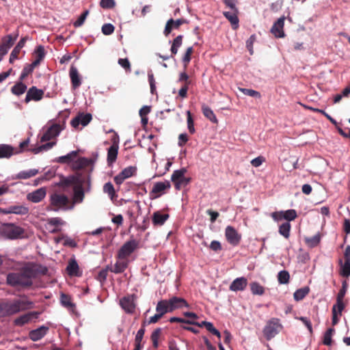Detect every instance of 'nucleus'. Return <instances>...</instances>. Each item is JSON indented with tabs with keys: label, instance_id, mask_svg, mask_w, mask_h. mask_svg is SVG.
<instances>
[{
	"label": "nucleus",
	"instance_id": "nucleus-7",
	"mask_svg": "<svg viewBox=\"0 0 350 350\" xmlns=\"http://www.w3.org/2000/svg\"><path fill=\"white\" fill-rule=\"evenodd\" d=\"M62 130V126L58 124H53L49 126L40 138V141L47 142L57 137Z\"/></svg>",
	"mask_w": 350,
	"mask_h": 350
},
{
	"label": "nucleus",
	"instance_id": "nucleus-4",
	"mask_svg": "<svg viewBox=\"0 0 350 350\" xmlns=\"http://www.w3.org/2000/svg\"><path fill=\"white\" fill-rule=\"evenodd\" d=\"M139 241L133 238L126 241L119 249L117 258L119 260L127 259L138 247Z\"/></svg>",
	"mask_w": 350,
	"mask_h": 350
},
{
	"label": "nucleus",
	"instance_id": "nucleus-46",
	"mask_svg": "<svg viewBox=\"0 0 350 350\" xmlns=\"http://www.w3.org/2000/svg\"><path fill=\"white\" fill-rule=\"evenodd\" d=\"M290 279L289 273L287 271H280L278 274V282L281 284H286L288 283Z\"/></svg>",
	"mask_w": 350,
	"mask_h": 350
},
{
	"label": "nucleus",
	"instance_id": "nucleus-11",
	"mask_svg": "<svg viewBox=\"0 0 350 350\" xmlns=\"http://www.w3.org/2000/svg\"><path fill=\"white\" fill-rule=\"evenodd\" d=\"M92 116L90 113H79L71 120V125L74 128H77L80 124L83 126H87L92 120Z\"/></svg>",
	"mask_w": 350,
	"mask_h": 350
},
{
	"label": "nucleus",
	"instance_id": "nucleus-55",
	"mask_svg": "<svg viewBox=\"0 0 350 350\" xmlns=\"http://www.w3.org/2000/svg\"><path fill=\"white\" fill-rule=\"evenodd\" d=\"M186 113H187V122L188 130L191 133H194L195 128H194L193 120L191 117V112H190V111H187Z\"/></svg>",
	"mask_w": 350,
	"mask_h": 350
},
{
	"label": "nucleus",
	"instance_id": "nucleus-28",
	"mask_svg": "<svg viewBox=\"0 0 350 350\" xmlns=\"http://www.w3.org/2000/svg\"><path fill=\"white\" fill-rule=\"evenodd\" d=\"M170 305L167 299H161L157 302L156 312H159L162 317L168 312H172L170 309Z\"/></svg>",
	"mask_w": 350,
	"mask_h": 350
},
{
	"label": "nucleus",
	"instance_id": "nucleus-58",
	"mask_svg": "<svg viewBox=\"0 0 350 350\" xmlns=\"http://www.w3.org/2000/svg\"><path fill=\"white\" fill-rule=\"evenodd\" d=\"M62 239L64 240L63 244L64 246H69L70 247H76L77 246L76 241L68 237H63Z\"/></svg>",
	"mask_w": 350,
	"mask_h": 350
},
{
	"label": "nucleus",
	"instance_id": "nucleus-48",
	"mask_svg": "<svg viewBox=\"0 0 350 350\" xmlns=\"http://www.w3.org/2000/svg\"><path fill=\"white\" fill-rule=\"evenodd\" d=\"M344 308L343 299L336 297V303L332 307V313L337 312L340 316Z\"/></svg>",
	"mask_w": 350,
	"mask_h": 350
},
{
	"label": "nucleus",
	"instance_id": "nucleus-56",
	"mask_svg": "<svg viewBox=\"0 0 350 350\" xmlns=\"http://www.w3.org/2000/svg\"><path fill=\"white\" fill-rule=\"evenodd\" d=\"M101 30L104 35L109 36L114 31V26L111 23H105L103 25Z\"/></svg>",
	"mask_w": 350,
	"mask_h": 350
},
{
	"label": "nucleus",
	"instance_id": "nucleus-3",
	"mask_svg": "<svg viewBox=\"0 0 350 350\" xmlns=\"http://www.w3.org/2000/svg\"><path fill=\"white\" fill-rule=\"evenodd\" d=\"M46 210L55 213L72 211L73 210V203L70 202V198L67 195L55 191L49 196Z\"/></svg>",
	"mask_w": 350,
	"mask_h": 350
},
{
	"label": "nucleus",
	"instance_id": "nucleus-43",
	"mask_svg": "<svg viewBox=\"0 0 350 350\" xmlns=\"http://www.w3.org/2000/svg\"><path fill=\"white\" fill-rule=\"evenodd\" d=\"M56 144V142H47L46 144H43V145H41V146H39L35 148H33L31 150V151L34 153V154H38L39 152H42V151H44V150H50L51 148H52Z\"/></svg>",
	"mask_w": 350,
	"mask_h": 350
},
{
	"label": "nucleus",
	"instance_id": "nucleus-32",
	"mask_svg": "<svg viewBox=\"0 0 350 350\" xmlns=\"http://www.w3.org/2000/svg\"><path fill=\"white\" fill-rule=\"evenodd\" d=\"M35 54L36 55V59L31 64L33 66L36 67L40 64L41 61L45 57V51L44 46L42 45L37 46L36 49L35 50Z\"/></svg>",
	"mask_w": 350,
	"mask_h": 350
},
{
	"label": "nucleus",
	"instance_id": "nucleus-18",
	"mask_svg": "<svg viewBox=\"0 0 350 350\" xmlns=\"http://www.w3.org/2000/svg\"><path fill=\"white\" fill-rule=\"evenodd\" d=\"M39 314L40 313L37 312H28L15 319L14 323L17 326H23L25 324L28 323L33 318L37 319Z\"/></svg>",
	"mask_w": 350,
	"mask_h": 350
},
{
	"label": "nucleus",
	"instance_id": "nucleus-25",
	"mask_svg": "<svg viewBox=\"0 0 350 350\" xmlns=\"http://www.w3.org/2000/svg\"><path fill=\"white\" fill-rule=\"evenodd\" d=\"M129 260H119L115 263L113 267L109 268V270L114 273H123L129 265ZM109 269V267H107Z\"/></svg>",
	"mask_w": 350,
	"mask_h": 350
},
{
	"label": "nucleus",
	"instance_id": "nucleus-31",
	"mask_svg": "<svg viewBox=\"0 0 350 350\" xmlns=\"http://www.w3.org/2000/svg\"><path fill=\"white\" fill-rule=\"evenodd\" d=\"M118 151V146L113 144L108 148L107 151V162L109 164L113 163L117 159Z\"/></svg>",
	"mask_w": 350,
	"mask_h": 350
},
{
	"label": "nucleus",
	"instance_id": "nucleus-62",
	"mask_svg": "<svg viewBox=\"0 0 350 350\" xmlns=\"http://www.w3.org/2000/svg\"><path fill=\"white\" fill-rule=\"evenodd\" d=\"M193 51V48L191 46L187 48L183 57V62L185 64V66L190 62L191 60V54Z\"/></svg>",
	"mask_w": 350,
	"mask_h": 350
},
{
	"label": "nucleus",
	"instance_id": "nucleus-63",
	"mask_svg": "<svg viewBox=\"0 0 350 350\" xmlns=\"http://www.w3.org/2000/svg\"><path fill=\"white\" fill-rule=\"evenodd\" d=\"M64 224V221L59 217H52L49 219V224L51 226H61Z\"/></svg>",
	"mask_w": 350,
	"mask_h": 350
},
{
	"label": "nucleus",
	"instance_id": "nucleus-39",
	"mask_svg": "<svg viewBox=\"0 0 350 350\" xmlns=\"http://www.w3.org/2000/svg\"><path fill=\"white\" fill-rule=\"evenodd\" d=\"M250 289L253 295H262L265 293L264 287L257 282L250 284Z\"/></svg>",
	"mask_w": 350,
	"mask_h": 350
},
{
	"label": "nucleus",
	"instance_id": "nucleus-16",
	"mask_svg": "<svg viewBox=\"0 0 350 350\" xmlns=\"http://www.w3.org/2000/svg\"><path fill=\"white\" fill-rule=\"evenodd\" d=\"M167 300L170 307V309H171L172 312L176 309L183 308L184 307H189V305L188 304L187 301L182 297L174 296Z\"/></svg>",
	"mask_w": 350,
	"mask_h": 350
},
{
	"label": "nucleus",
	"instance_id": "nucleus-52",
	"mask_svg": "<svg viewBox=\"0 0 350 350\" xmlns=\"http://www.w3.org/2000/svg\"><path fill=\"white\" fill-rule=\"evenodd\" d=\"M146 322L144 321L142 323V327L137 331L135 338V342H142V339L144 338V334H145V326H146Z\"/></svg>",
	"mask_w": 350,
	"mask_h": 350
},
{
	"label": "nucleus",
	"instance_id": "nucleus-47",
	"mask_svg": "<svg viewBox=\"0 0 350 350\" xmlns=\"http://www.w3.org/2000/svg\"><path fill=\"white\" fill-rule=\"evenodd\" d=\"M103 192L107 193L109 197L113 200L116 196V191L113 185L111 182L105 183L103 186Z\"/></svg>",
	"mask_w": 350,
	"mask_h": 350
},
{
	"label": "nucleus",
	"instance_id": "nucleus-5",
	"mask_svg": "<svg viewBox=\"0 0 350 350\" xmlns=\"http://www.w3.org/2000/svg\"><path fill=\"white\" fill-rule=\"evenodd\" d=\"M24 232L22 228L13 224H4L1 228V233L10 239H15L21 237Z\"/></svg>",
	"mask_w": 350,
	"mask_h": 350
},
{
	"label": "nucleus",
	"instance_id": "nucleus-53",
	"mask_svg": "<svg viewBox=\"0 0 350 350\" xmlns=\"http://www.w3.org/2000/svg\"><path fill=\"white\" fill-rule=\"evenodd\" d=\"M89 14V11L85 10L83 12L80 16L78 18V19L74 22L73 25L75 27H81L85 22L88 15Z\"/></svg>",
	"mask_w": 350,
	"mask_h": 350
},
{
	"label": "nucleus",
	"instance_id": "nucleus-49",
	"mask_svg": "<svg viewBox=\"0 0 350 350\" xmlns=\"http://www.w3.org/2000/svg\"><path fill=\"white\" fill-rule=\"evenodd\" d=\"M341 264L340 274L343 277H349L350 275V262L345 261L342 264V260H340Z\"/></svg>",
	"mask_w": 350,
	"mask_h": 350
},
{
	"label": "nucleus",
	"instance_id": "nucleus-15",
	"mask_svg": "<svg viewBox=\"0 0 350 350\" xmlns=\"http://www.w3.org/2000/svg\"><path fill=\"white\" fill-rule=\"evenodd\" d=\"M46 191L44 187L39 188L27 195V199L33 203L41 202L46 196Z\"/></svg>",
	"mask_w": 350,
	"mask_h": 350
},
{
	"label": "nucleus",
	"instance_id": "nucleus-54",
	"mask_svg": "<svg viewBox=\"0 0 350 350\" xmlns=\"http://www.w3.org/2000/svg\"><path fill=\"white\" fill-rule=\"evenodd\" d=\"M190 181H191L190 178H187L185 176L184 178H183L180 180L177 181L174 184L175 189L176 190H180L183 187L187 186L190 183Z\"/></svg>",
	"mask_w": 350,
	"mask_h": 350
},
{
	"label": "nucleus",
	"instance_id": "nucleus-59",
	"mask_svg": "<svg viewBox=\"0 0 350 350\" xmlns=\"http://www.w3.org/2000/svg\"><path fill=\"white\" fill-rule=\"evenodd\" d=\"M100 5L103 8L109 9L115 6L114 0H100Z\"/></svg>",
	"mask_w": 350,
	"mask_h": 350
},
{
	"label": "nucleus",
	"instance_id": "nucleus-6",
	"mask_svg": "<svg viewBox=\"0 0 350 350\" xmlns=\"http://www.w3.org/2000/svg\"><path fill=\"white\" fill-rule=\"evenodd\" d=\"M281 325L278 319H272L270 320L263 329V333L267 340H271L279 332Z\"/></svg>",
	"mask_w": 350,
	"mask_h": 350
},
{
	"label": "nucleus",
	"instance_id": "nucleus-22",
	"mask_svg": "<svg viewBox=\"0 0 350 350\" xmlns=\"http://www.w3.org/2000/svg\"><path fill=\"white\" fill-rule=\"evenodd\" d=\"M120 304L126 313L132 314L134 312L135 306L132 297H124L120 299Z\"/></svg>",
	"mask_w": 350,
	"mask_h": 350
},
{
	"label": "nucleus",
	"instance_id": "nucleus-20",
	"mask_svg": "<svg viewBox=\"0 0 350 350\" xmlns=\"http://www.w3.org/2000/svg\"><path fill=\"white\" fill-rule=\"evenodd\" d=\"M238 14L239 10H231L223 12L224 16L229 21L233 29H237L239 27Z\"/></svg>",
	"mask_w": 350,
	"mask_h": 350
},
{
	"label": "nucleus",
	"instance_id": "nucleus-23",
	"mask_svg": "<svg viewBox=\"0 0 350 350\" xmlns=\"http://www.w3.org/2000/svg\"><path fill=\"white\" fill-rule=\"evenodd\" d=\"M96 159H93L80 157L76 160H74L72 163V168L74 170H80L85 167L93 165Z\"/></svg>",
	"mask_w": 350,
	"mask_h": 350
},
{
	"label": "nucleus",
	"instance_id": "nucleus-45",
	"mask_svg": "<svg viewBox=\"0 0 350 350\" xmlns=\"http://www.w3.org/2000/svg\"><path fill=\"white\" fill-rule=\"evenodd\" d=\"M182 40H183V36L179 35L174 40L170 49V51L172 54L176 55L178 52V48L182 44Z\"/></svg>",
	"mask_w": 350,
	"mask_h": 350
},
{
	"label": "nucleus",
	"instance_id": "nucleus-27",
	"mask_svg": "<svg viewBox=\"0 0 350 350\" xmlns=\"http://www.w3.org/2000/svg\"><path fill=\"white\" fill-rule=\"evenodd\" d=\"M66 271L70 276H79V267L77 260L74 258L70 259L66 267Z\"/></svg>",
	"mask_w": 350,
	"mask_h": 350
},
{
	"label": "nucleus",
	"instance_id": "nucleus-29",
	"mask_svg": "<svg viewBox=\"0 0 350 350\" xmlns=\"http://www.w3.org/2000/svg\"><path fill=\"white\" fill-rule=\"evenodd\" d=\"M83 181L78 176H68L67 177L64 178L62 180V184L64 186H70V185H79V184H82Z\"/></svg>",
	"mask_w": 350,
	"mask_h": 350
},
{
	"label": "nucleus",
	"instance_id": "nucleus-37",
	"mask_svg": "<svg viewBox=\"0 0 350 350\" xmlns=\"http://www.w3.org/2000/svg\"><path fill=\"white\" fill-rule=\"evenodd\" d=\"M187 171V169L185 167L174 170L171 176V180L175 184L177 181L185 177Z\"/></svg>",
	"mask_w": 350,
	"mask_h": 350
},
{
	"label": "nucleus",
	"instance_id": "nucleus-64",
	"mask_svg": "<svg viewBox=\"0 0 350 350\" xmlns=\"http://www.w3.org/2000/svg\"><path fill=\"white\" fill-rule=\"evenodd\" d=\"M299 319L306 325L310 333H312V326L310 319L304 317H301Z\"/></svg>",
	"mask_w": 350,
	"mask_h": 350
},
{
	"label": "nucleus",
	"instance_id": "nucleus-26",
	"mask_svg": "<svg viewBox=\"0 0 350 350\" xmlns=\"http://www.w3.org/2000/svg\"><path fill=\"white\" fill-rule=\"evenodd\" d=\"M69 75L71 79L72 88L74 89L78 88L81 84V81L77 68L75 66H72L70 68Z\"/></svg>",
	"mask_w": 350,
	"mask_h": 350
},
{
	"label": "nucleus",
	"instance_id": "nucleus-61",
	"mask_svg": "<svg viewBox=\"0 0 350 350\" xmlns=\"http://www.w3.org/2000/svg\"><path fill=\"white\" fill-rule=\"evenodd\" d=\"M61 303L66 307H72L74 306L70 301V298L65 294L61 295Z\"/></svg>",
	"mask_w": 350,
	"mask_h": 350
},
{
	"label": "nucleus",
	"instance_id": "nucleus-12",
	"mask_svg": "<svg viewBox=\"0 0 350 350\" xmlns=\"http://www.w3.org/2000/svg\"><path fill=\"white\" fill-rule=\"evenodd\" d=\"M136 172V167L129 166L124 168L120 173L114 177V182L116 184L121 185L125 179L131 177Z\"/></svg>",
	"mask_w": 350,
	"mask_h": 350
},
{
	"label": "nucleus",
	"instance_id": "nucleus-33",
	"mask_svg": "<svg viewBox=\"0 0 350 350\" xmlns=\"http://www.w3.org/2000/svg\"><path fill=\"white\" fill-rule=\"evenodd\" d=\"M38 173L37 169H30L28 170H23L18 172L14 178L16 179H28L31 177L36 176Z\"/></svg>",
	"mask_w": 350,
	"mask_h": 350
},
{
	"label": "nucleus",
	"instance_id": "nucleus-9",
	"mask_svg": "<svg viewBox=\"0 0 350 350\" xmlns=\"http://www.w3.org/2000/svg\"><path fill=\"white\" fill-rule=\"evenodd\" d=\"M170 187L171 184L169 180L155 183L150 192V195L152 196V198L160 197L165 189H168Z\"/></svg>",
	"mask_w": 350,
	"mask_h": 350
},
{
	"label": "nucleus",
	"instance_id": "nucleus-10",
	"mask_svg": "<svg viewBox=\"0 0 350 350\" xmlns=\"http://www.w3.org/2000/svg\"><path fill=\"white\" fill-rule=\"evenodd\" d=\"M21 153V150H17L10 144H0V159H10L13 155Z\"/></svg>",
	"mask_w": 350,
	"mask_h": 350
},
{
	"label": "nucleus",
	"instance_id": "nucleus-24",
	"mask_svg": "<svg viewBox=\"0 0 350 350\" xmlns=\"http://www.w3.org/2000/svg\"><path fill=\"white\" fill-rule=\"evenodd\" d=\"M170 215L167 213H162L160 211H156L152 214V221L154 226H162L168 219Z\"/></svg>",
	"mask_w": 350,
	"mask_h": 350
},
{
	"label": "nucleus",
	"instance_id": "nucleus-17",
	"mask_svg": "<svg viewBox=\"0 0 350 350\" xmlns=\"http://www.w3.org/2000/svg\"><path fill=\"white\" fill-rule=\"evenodd\" d=\"M247 280L245 277H240L234 279L229 286V289L232 291H243L247 285Z\"/></svg>",
	"mask_w": 350,
	"mask_h": 350
},
{
	"label": "nucleus",
	"instance_id": "nucleus-57",
	"mask_svg": "<svg viewBox=\"0 0 350 350\" xmlns=\"http://www.w3.org/2000/svg\"><path fill=\"white\" fill-rule=\"evenodd\" d=\"M256 36L254 34L252 35L249 39L247 40L246 42V47L247 49H248L250 55H252L253 53H254V51H253V44H254V42H255L256 40Z\"/></svg>",
	"mask_w": 350,
	"mask_h": 350
},
{
	"label": "nucleus",
	"instance_id": "nucleus-36",
	"mask_svg": "<svg viewBox=\"0 0 350 350\" xmlns=\"http://www.w3.org/2000/svg\"><path fill=\"white\" fill-rule=\"evenodd\" d=\"M310 291V288L308 286H305L301 288L297 289L293 295L294 299L295 301H301L302 300Z\"/></svg>",
	"mask_w": 350,
	"mask_h": 350
},
{
	"label": "nucleus",
	"instance_id": "nucleus-2",
	"mask_svg": "<svg viewBox=\"0 0 350 350\" xmlns=\"http://www.w3.org/2000/svg\"><path fill=\"white\" fill-rule=\"evenodd\" d=\"M34 308V303L23 295L19 298L0 302V318L14 315L20 312Z\"/></svg>",
	"mask_w": 350,
	"mask_h": 350
},
{
	"label": "nucleus",
	"instance_id": "nucleus-1",
	"mask_svg": "<svg viewBox=\"0 0 350 350\" xmlns=\"http://www.w3.org/2000/svg\"><path fill=\"white\" fill-rule=\"evenodd\" d=\"M48 269L39 264L29 262L18 271L7 275V284L12 287L29 288L33 285V280L40 275H45Z\"/></svg>",
	"mask_w": 350,
	"mask_h": 350
},
{
	"label": "nucleus",
	"instance_id": "nucleus-60",
	"mask_svg": "<svg viewBox=\"0 0 350 350\" xmlns=\"http://www.w3.org/2000/svg\"><path fill=\"white\" fill-rule=\"evenodd\" d=\"M347 287H348V284H347V281L342 282V288H340V290L339 291V292L337 295V298H340V299H344L345 294L347 293Z\"/></svg>",
	"mask_w": 350,
	"mask_h": 350
},
{
	"label": "nucleus",
	"instance_id": "nucleus-30",
	"mask_svg": "<svg viewBox=\"0 0 350 350\" xmlns=\"http://www.w3.org/2000/svg\"><path fill=\"white\" fill-rule=\"evenodd\" d=\"M77 155L78 151L73 150L66 155L58 157L57 159V161L60 163H69L70 162H73L75 159L77 158Z\"/></svg>",
	"mask_w": 350,
	"mask_h": 350
},
{
	"label": "nucleus",
	"instance_id": "nucleus-21",
	"mask_svg": "<svg viewBox=\"0 0 350 350\" xmlns=\"http://www.w3.org/2000/svg\"><path fill=\"white\" fill-rule=\"evenodd\" d=\"M284 25V17L279 18L273 25L271 31L275 37L283 38L284 33L283 27Z\"/></svg>",
	"mask_w": 350,
	"mask_h": 350
},
{
	"label": "nucleus",
	"instance_id": "nucleus-38",
	"mask_svg": "<svg viewBox=\"0 0 350 350\" xmlns=\"http://www.w3.org/2000/svg\"><path fill=\"white\" fill-rule=\"evenodd\" d=\"M321 241V236L319 233L311 237H306L305 239V242L307 245L310 247H314L319 245Z\"/></svg>",
	"mask_w": 350,
	"mask_h": 350
},
{
	"label": "nucleus",
	"instance_id": "nucleus-14",
	"mask_svg": "<svg viewBox=\"0 0 350 350\" xmlns=\"http://www.w3.org/2000/svg\"><path fill=\"white\" fill-rule=\"evenodd\" d=\"M44 95V91L40 89H38L36 86L30 88L26 94L25 101L29 103L31 100L38 101L40 100Z\"/></svg>",
	"mask_w": 350,
	"mask_h": 350
},
{
	"label": "nucleus",
	"instance_id": "nucleus-40",
	"mask_svg": "<svg viewBox=\"0 0 350 350\" xmlns=\"http://www.w3.org/2000/svg\"><path fill=\"white\" fill-rule=\"evenodd\" d=\"M12 214H16L19 215H25L28 214L29 208L25 206L22 205H14L11 206Z\"/></svg>",
	"mask_w": 350,
	"mask_h": 350
},
{
	"label": "nucleus",
	"instance_id": "nucleus-44",
	"mask_svg": "<svg viewBox=\"0 0 350 350\" xmlns=\"http://www.w3.org/2000/svg\"><path fill=\"white\" fill-rule=\"evenodd\" d=\"M35 68L36 67L33 66L32 64L25 65L21 73L19 80L23 81L29 74L33 71Z\"/></svg>",
	"mask_w": 350,
	"mask_h": 350
},
{
	"label": "nucleus",
	"instance_id": "nucleus-50",
	"mask_svg": "<svg viewBox=\"0 0 350 350\" xmlns=\"http://www.w3.org/2000/svg\"><path fill=\"white\" fill-rule=\"evenodd\" d=\"M284 219L287 220L288 222L294 220L297 217V213L294 209H289L284 211Z\"/></svg>",
	"mask_w": 350,
	"mask_h": 350
},
{
	"label": "nucleus",
	"instance_id": "nucleus-19",
	"mask_svg": "<svg viewBox=\"0 0 350 350\" xmlns=\"http://www.w3.org/2000/svg\"><path fill=\"white\" fill-rule=\"evenodd\" d=\"M49 330V327L44 325H42L36 329H33L29 332V336L32 341H38L42 339L46 334Z\"/></svg>",
	"mask_w": 350,
	"mask_h": 350
},
{
	"label": "nucleus",
	"instance_id": "nucleus-41",
	"mask_svg": "<svg viewBox=\"0 0 350 350\" xmlns=\"http://www.w3.org/2000/svg\"><path fill=\"white\" fill-rule=\"evenodd\" d=\"M202 112L204 116L210 120L211 122L216 123L217 122V118L213 110L208 106H202Z\"/></svg>",
	"mask_w": 350,
	"mask_h": 350
},
{
	"label": "nucleus",
	"instance_id": "nucleus-34",
	"mask_svg": "<svg viewBox=\"0 0 350 350\" xmlns=\"http://www.w3.org/2000/svg\"><path fill=\"white\" fill-rule=\"evenodd\" d=\"M27 90V85L23 83V81L17 82L11 89L13 94L20 96L24 94Z\"/></svg>",
	"mask_w": 350,
	"mask_h": 350
},
{
	"label": "nucleus",
	"instance_id": "nucleus-35",
	"mask_svg": "<svg viewBox=\"0 0 350 350\" xmlns=\"http://www.w3.org/2000/svg\"><path fill=\"white\" fill-rule=\"evenodd\" d=\"M18 36V33H16L15 36L13 37L12 34H9L2 38V45L7 47L10 49L12 46L14 44V42L17 39Z\"/></svg>",
	"mask_w": 350,
	"mask_h": 350
},
{
	"label": "nucleus",
	"instance_id": "nucleus-8",
	"mask_svg": "<svg viewBox=\"0 0 350 350\" xmlns=\"http://www.w3.org/2000/svg\"><path fill=\"white\" fill-rule=\"evenodd\" d=\"M225 236L228 242L234 246L237 245L241 239V235L231 226L226 228Z\"/></svg>",
	"mask_w": 350,
	"mask_h": 350
},
{
	"label": "nucleus",
	"instance_id": "nucleus-51",
	"mask_svg": "<svg viewBox=\"0 0 350 350\" xmlns=\"http://www.w3.org/2000/svg\"><path fill=\"white\" fill-rule=\"evenodd\" d=\"M240 91L243 92L245 95L254 97V98H260V94L259 92L256 91L252 89H247V88H239Z\"/></svg>",
	"mask_w": 350,
	"mask_h": 350
},
{
	"label": "nucleus",
	"instance_id": "nucleus-13",
	"mask_svg": "<svg viewBox=\"0 0 350 350\" xmlns=\"http://www.w3.org/2000/svg\"><path fill=\"white\" fill-rule=\"evenodd\" d=\"M85 196V189L83 188L82 184L75 185L73 187V197L70 198V202L73 203V208L76 204H80L83 201Z\"/></svg>",
	"mask_w": 350,
	"mask_h": 350
},
{
	"label": "nucleus",
	"instance_id": "nucleus-42",
	"mask_svg": "<svg viewBox=\"0 0 350 350\" xmlns=\"http://www.w3.org/2000/svg\"><path fill=\"white\" fill-rule=\"evenodd\" d=\"M291 224L286 221L282 224L279 227V233L284 238L288 239L290 236Z\"/></svg>",
	"mask_w": 350,
	"mask_h": 350
}]
</instances>
